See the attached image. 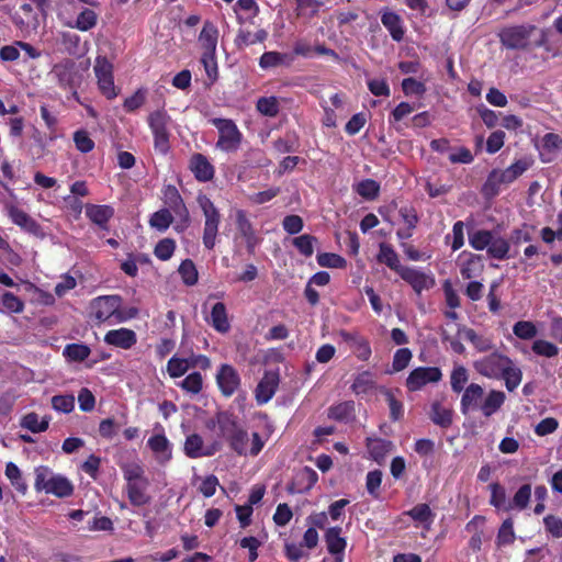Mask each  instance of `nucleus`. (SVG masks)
<instances>
[{
  "mask_svg": "<svg viewBox=\"0 0 562 562\" xmlns=\"http://www.w3.org/2000/svg\"><path fill=\"white\" fill-rule=\"evenodd\" d=\"M535 44L552 58L562 57V37L554 35L549 29H539Z\"/></svg>",
  "mask_w": 562,
  "mask_h": 562,
  "instance_id": "24",
  "label": "nucleus"
},
{
  "mask_svg": "<svg viewBox=\"0 0 562 562\" xmlns=\"http://www.w3.org/2000/svg\"><path fill=\"white\" fill-rule=\"evenodd\" d=\"M295 14L297 18H307L311 19L315 16L318 12L323 2L318 0H295Z\"/></svg>",
  "mask_w": 562,
  "mask_h": 562,
  "instance_id": "51",
  "label": "nucleus"
},
{
  "mask_svg": "<svg viewBox=\"0 0 562 562\" xmlns=\"http://www.w3.org/2000/svg\"><path fill=\"white\" fill-rule=\"evenodd\" d=\"M366 446L371 458L375 461H380L390 452L392 442L382 438H367Z\"/></svg>",
  "mask_w": 562,
  "mask_h": 562,
  "instance_id": "42",
  "label": "nucleus"
},
{
  "mask_svg": "<svg viewBox=\"0 0 562 562\" xmlns=\"http://www.w3.org/2000/svg\"><path fill=\"white\" fill-rule=\"evenodd\" d=\"M503 184L507 186L508 182L503 176L502 169H493L482 184L481 193L486 200H492L499 194Z\"/></svg>",
  "mask_w": 562,
  "mask_h": 562,
  "instance_id": "26",
  "label": "nucleus"
},
{
  "mask_svg": "<svg viewBox=\"0 0 562 562\" xmlns=\"http://www.w3.org/2000/svg\"><path fill=\"white\" fill-rule=\"evenodd\" d=\"M50 422L49 416H44L41 420L38 415L34 412L25 414L21 419V427L30 430L33 434L46 431Z\"/></svg>",
  "mask_w": 562,
  "mask_h": 562,
  "instance_id": "39",
  "label": "nucleus"
},
{
  "mask_svg": "<svg viewBox=\"0 0 562 562\" xmlns=\"http://www.w3.org/2000/svg\"><path fill=\"white\" fill-rule=\"evenodd\" d=\"M539 34V27L535 24L507 25L499 30L498 38L501 44L513 50H532L536 49V37Z\"/></svg>",
  "mask_w": 562,
  "mask_h": 562,
  "instance_id": "2",
  "label": "nucleus"
},
{
  "mask_svg": "<svg viewBox=\"0 0 562 562\" xmlns=\"http://www.w3.org/2000/svg\"><path fill=\"white\" fill-rule=\"evenodd\" d=\"M404 515L411 517L415 521V527H422L426 530H429L434 519L435 514L428 504L420 503L412 507L409 510L405 512Z\"/></svg>",
  "mask_w": 562,
  "mask_h": 562,
  "instance_id": "27",
  "label": "nucleus"
},
{
  "mask_svg": "<svg viewBox=\"0 0 562 562\" xmlns=\"http://www.w3.org/2000/svg\"><path fill=\"white\" fill-rule=\"evenodd\" d=\"M400 277L407 282L416 293L428 290L434 286L435 279L415 268L406 267L401 269Z\"/></svg>",
  "mask_w": 562,
  "mask_h": 562,
  "instance_id": "23",
  "label": "nucleus"
},
{
  "mask_svg": "<svg viewBox=\"0 0 562 562\" xmlns=\"http://www.w3.org/2000/svg\"><path fill=\"white\" fill-rule=\"evenodd\" d=\"M189 169L199 182H207L214 178L215 168L203 154L195 153L190 157Z\"/></svg>",
  "mask_w": 562,
  "mask_h": 562,
  "instance_id": "20",
  "label": "nucleus"
},
{
  "mask_svg": "<svg viewBox=\"0 0 562 562\" xmlns=\"http://www.w3.org/2000/svg\"><path fill=\"white\" fill-rule=\"evenodd\" d=\"M93 71L100 93L108 100L115 99L120 89L114 85L113 65L104 56H98L94 61Z\"/></svg>",
  "mask_w": 562,
  "mask_h": 562,
  "instance_id": "9",
  "label": "nucleus"
},
{
  "mask_svg": "<svg viewBox=\"0 0 562 562\" xmlns=\"http://www.w3.org/2000/svg\"><path fill=\"white\" fill-rule=\"evenodd\" d=\"M535 232L536 226L524 223L519 227H516L512 231L508 241L515 246H518L522 243H530L533 239Z\"/></svg>",
  "mask_w": 562,
  "mask_h": 562,
  "instance_id": "47",
  "label": "nucleus"
},
{
  "mask_svg": "<svg viewBox=\"0 0 562 562\" xmlns=\"http://www.w3.org/2000/svg\"><path fill=\"white\" fill-rule=\"evenodd\" d=\"M122 297L120 295H101L93 299L90 303L91 316L99 323H122L137 314V310H131L130 315H125L121 310Z\"/></svg>",
  "mask_w": 562,
  "mask_h": 562,
  "instance_id": "3",
  "label": "nucleus"
},
{
  "mask_svg": "<svg viewBox=\"0 0 562 562\" xmlns=\"http://www.w3.org/2000/svg\"><path fill=\"white\" fill-rule=\"evenodd\" d=\"M162 195L167 209L175 213L180 221L188 223L190 214L178 189L172 184H168L164 188Z\"/></svg>",
  "mask_w": 562,
  "mask_h": 562,
  "instance_id": "16",
  "label": "nucleus"
},
{
  "mask_svg": "<svg viewBox=\"0 0 562 562\" xmlns=\"http://www.w3.org/2000/svg\"><path fill=\"white\" fill-rule=\"evenodd\" d=\"M383 26L389 31L391 37L395 42H402L405 35V29L402 18L390 10H386L381 15Z\"/></svg>",
  "mask_w": 562,
  "mask_h": 562,
  "instance_id": "29",
  "label": "nucleus"
},
{
  "mask_svg": "<svg viewBox=\"0 0 562 562\" xmlns=\"http://www.w3.org/2000/svg\"><path fill=\"white\" fill-rule=\"evenodd\" d=\"M469 244L475 250L486 249L490 258L505 260L508 258L509 241L495 237L492 231L477 229L469 234Z\"/></svg>",
  "mask_w": 562,
  "mask_h": 562,
  "instance_id": "5",
  "label": "nucleus"
},
{
  "mask_svg": "<svg viewBox=\"0 0 562 562\" xmlns=\"http://www.w3.org/2000/svg\"><path fill=\"white\" fill-rule=\"evenodd\" d=\"M268 33L265 30H259L256 33H251L250 31L239 30L235 43L240 47H247L255 45L257 43H262L266 41Z\"/></svg>",
  "mask_w": 562,
  "mask_h": 562,
  "instance_id": "44",
  "label": "nucleus"
},
{
  "mask_svg": "<svg viewBox=\"0 0 562 562\" xmlns=\"http://www.w3.org/2000/svg\"><path fill=\"white\" fill-rule=\"evenodd\" d=\"M98 15L91 9H83L77 16L75 24H71V27H75L79 31L87 32L93 29L97 25Z\"/></svg>",
  "mask_w": 562,
  "mask_h": 562,
  "instance_id": "52",
  "label": "nucleus"
},
{
  "mask_svg": "<svg viewBox=\"0 0 562 562\" xmlns=\"http://www.w3.org/2000/svg\"><path fill=\"white\" fill-rule=\"evenodd\" d=\"M34 474L35 491H44L45 493L53 494L59 498H65L72 495L74 486L71 482L60 474H54L48 467L40 465L35 468Z\"/></svg>",
  "mask_w": 562,
  "mask_h": 562,
  "instance_id": "4",
  "label": "nucleus"
},
{
  "mask_svg": "<svg viewBox=\"0 0 562 562\" xmlns=\"http://www.w3.org/2000/svg\"><path fill=\"white\" fill-rule=\"evenodd\" d=\"M114 215V209L110 205L89 204L86 206V216L95 225L105 228Z\"/></svg>",
  "mask_w": 562,
  "mask_h": 562,
  "instance_id": "32",
  "label": "nucleus"
},
{
  "mask_svg": "<svg viewBox=\"0 0 562 562\" xmlns=\"http://www.w3.org/2000/svg\"><path fill=\"white\" fill-rule=\"evenodd\" d=\"M341 535L340 527H330L325 532V542L327 550L333 555L344 554L347 541Z\"/></svg>",
  "mask_w": 562,
  "mask_h": 562,
  "instance_id": "34",
  "label": "nucleus"
},
{
  "mask_svg": "<svg viewBox=\"0 0 562 562\" xmlns=\"http://www.w3.org/2000/svg\"><path fill=\"white\" fill-rule=\"evenodd\" d=\"M178 272L181 277L182 282L186 285L192 286L198 283L199 273H198L194 262L191 259H184L180 263V266L178 268Z\"/></svg>",
  "mask_w": 562,
  "mask_h": 562,
  "instance_id": "49",
  "label": "nucleus"
},
{
  "mask_svg": "<svg viewBox=\"0 0 562 562\" xmlns=\"http://www.w3.org/2000/svg\"><path fill=\"white\" fill-rule=\"evenodd\" d=\"M211 124L217 128L218 138L216 148L224 153H235L243 142V133L232 119L214 117Z\"/></svg>",
  "mask_w": 562,
  "mask_h": 562,
  "instance_id": "7",
  "label": "nucleus"
},
{
  "mask_svg": "<svg viewBox=\"0 0 562 562\" xmlns=\"http://www.w3.org/2000/svg\"><path fill=\"white\" fill-rule=\"evenodd\" d=\"M509 364H513V360L498 352H492L476 361L473 367L477 373L490 379H499L501 374Z\"/></svg>",
  "mask_w": 562,
  "mask_h": 562,
  "instance_id": "11",
  "label": "nucleus"
},
{
  "mask_svg": "<svg viewBox=\"0 0 562 562\" xmlns=\"http://www.w3.org/2000/svg\"><path fill=\"white\" fill-rule=\"evenodd\" d=\"M376 260L380 263L386 265L391 270L395 271L398 274L401 273V269L405 268V266L401 265L397 252L391 245L386 243L380 244Z\"/></svg>",
  "mask_w": 562,
  "mask_h": 562,
  "instance_id": "35",
  "label": "nucleus"
},
{
  "mask_svg": "<svg viewBox=\"0 0 562 562\" xmlns=\"http://www.w3.org/2000/svg\"><path fill=\"white\" fill-rule=\"evenodd\" d=\"M8 215L10 220L21 227V229L25 231L29 234L34 236L43 235L41 225L31 217L26 212L19 209L18 206L10 204L7 206Z\"/></svg>",
  "mask_w": 562,
  "mask_h": 562,
  "instance_id": "21",
  "label": "nucleus"
},
{
  "mask_svg": "<svg viewBox=\"0 0 562 562\" xmlns=\"http://www.w3.org/2000/svg\"><path fill=\"white\" fill-rule=\"evenodd\" d=\"M469 381V373L462 364L454 366L450 374L451 390L459 394L465 390V384Z\"/></svg>",
  "mask_w": 562,
  "mask_h": 562,
  "instance_id": "48",
  "label": "nucleus"
},
{
  "mask_svg": "<svg viewBox=\"0 0 562 562\" xmlns=\"http://www.w3.org/2000/svg\"><path fill=\"white\" fill-rule=\"evenodd\" d=\"M199 204L205 216L202 237L203 245L206 249L212 250L215 247L221 215L214 203L207 196H200Z\"/></svg>",
  "mask_w": 562,
  "mask_h": 562,
  "instance_id": "8",
  "label": "nucleus"
},
{
  "mask_svg": "<svg viewBox=\"0 0 562 562\" xmlns=\"http://www.w3.org/2000/svg\"><path fill=\"white\" fill-rule=\"evenodd\" d=\"M259 113L268 117H276L280 112V103L277 97H261L256 102Z\"/></svg>",
  "mask_w": 562,
  "mask_h": 562,
  "instance_id": "46",
  "label": "nucleus"
},
{
  "mask_svg": "<svg viewBox=\"0 0 562 562\" xmlns=\"http://www.w3.org/2000/svg\"><path fill=\"white\" fill-rule=\"evenodd\" d=\"M328 418L339 423H350L355 418V402L345 401L330 406Z\"/></svg>",
  "mask_w": 562,
  "mask_h": 562,
  "instance_id": "36",
  "label": "nucleus"
},
{
  "mask_svg": "<svg viewBox=\"0 0 562 562\" xmlns=\"http://www.w3.org/2000/svg\"><path fill=\"white\" fill-rule=\"evenodd\" d=\"M531 496V486L530 484L521 485L518 491L515 493L512 503H509L506 507V510H510L513 508L525 509L530 501Z\"/></svg>",
  "mask_w": 562,
  "mask_h": 562,
  "instance_id": "58",
  "label": "nucleus"
},
{
  "mask_svg": "<svg viewBox=\"0 0 562 562\" xmlns=\"http://www.w3.org/2000/svg\"><path fill=\"white\" fill-rule=\"evenodd\" d=\"M189 369V360H187L186 358H179L177 356H173L167 362V372L169 376L172 379H177L184 375Z\"/></svg>",
  "mask_w": 562,
  "mask_h": 562,
  "instance_id": "60",
  "label": "nucleus"
},
{
  "mask_svg": "<svg viewBox=\"0 0 562 562\" xmlns=\"http://www.w3.org/2000/svg\"><path fill=\"white\" fill-rule=\"evenodd\" d=\"M91 350L87 345L83 344H68L63 355L70 361L81 362L85 361Z\"/></svg>",
  "mask_w": 562,
  "mask_h": 562,
  "instance_id": "54",
  "label": "nucleus"
},
{
  "mask_svg": "<svg viewBox=\"0 0 562 562\" xmlns=\"http://www.w3.org/2000/svg\"><path fill=\"white\" fill-rule=\"evenodd\" d=\"M506 401L503 391L491 390L484 397V389L477 383H470L460 401V409L463 415L480 409L484 417L493 416Z\"/></svg>",
  "mask_w": 562,
  "mask_h": 562,
  "instance_id": "1",
  "label": "nucleus"
},
{
  "mask_svg": "<svg viewBox=\"0 0 562 562\" xmlns=\"http://www.w3.org/2000/svg\"><path fill=\"white\" fill-rule=\"evenodd\" d=\"M216 384L224 397L233 396L241 385V379L237 370L228 363L220 366L215 375Z\"/></svg>",
  "mask_w": 562,
  "mask_h": 562,
  "instance_id": "13",
  "label": "nucleus"
},
{
  "mask_svg": "<svg viewBox=\"0 0 562 562\" xmlns=\"http://www.w3.org/2000/svg\"><path fill=\"white\" fill-rule=\"evenodd\" d=\"M317 263L325 268L344 269L347 266V261L340 255L334 252H321L316 257Z\"/></svg>",
  "mask_w": 562,
  "mask_h": 562,
  "instance_id": "61",
  "label": "nucleus"
},
{
  "mask_svg": "<svg viewBox=\"0 0 562 562\" xmlns=\"http://www.w3.org/2000/svg\"><path fill=\"white\" fill-rule=\"evenodd\" d=\"M505 381V386L509 392H513L518 387L522 379V372L514 363L509 364L507 369L501 374V378Z\"/></svg>",
  "mask_w": 562,
  "mask_h": 562,
  "instance_id": "59",
  "label": "nucleus"
},
{
  "mask_svg": "<svg viewBox=\"0 0 562 562\" xmlns=\"http://www.w3.org/2000/svg\"><path fill=\"white\" fill-rule=\"evenodd\" d=\"M299 137L295 133H286L272 143V147L278 154L294 153L299 149Z\"/></svg>",
  "mask_w": 562,
  "mask_h": 562,
  "instance_id": "43",
  "label": "nucleus"
},
{
  "mask_svg": "<svg viewBox=\"0 0 562 562\" xmlns=\"http://www.w3.org/2000/svg\"><path fill=\"white\" fill-rule=\"evenodd\" d=\"M147 446L156 454L160 462H167L172 458V449L164 432L151 436Z\"/></svg>",
  "mask_w": 562,
  "mask_h": 562,
  "instance_id": "30",
  "label": "nucleus"
},
{
  "mask_svg": "<svg viewBox=\"0 0 562 562\" xmlns=\"http://www.w3.org/2000/svg\"><path fill=\"white\" fill-rule=\"evenodd\" d=\"M459 333L463 334L464 338L470 341L480 352H485L493 348L492 340L487 337L479 335L473 328L463 326L459 328Z\"/></svg>",
  "mask_w": 562,
  "mask_h": 562,
  "instance_id": "41",
  "label": "nucleus"
},
{
  "mask_svg": "<svg viewBox=\"0 0 562 562\" xmlns=\"http://www.w3.org/2000/svg\"><path fill=\"white\" fill-rule=\"evenodd\" d=\"M356 192L367 200H374L379 195L380 184L373 179H364L357 184Z\"/></svg>",
  "mask_w": 562,
  "mask_h": 562,
  "instance_id": "64",
  "label": "nucleus"
},
{
  "mask_svg": "<svg viewBox=\"0 0 562 562\" xmlns=\"http://www.w3.org/2000/svg\"><path fill=\"white\" fill-rule=\"evenodd\" d=\"M316 243H317V238L310 234H304V235L294 237L292 240V244L297 249V251L306 258H308L313 255L314 245Z\"/></svg>",
  "mask_w": 562,
  "mask_h": 562,
  "instance_id": "57",
  "label": "nucleus"
},
{
  "mask_svg": "<svg viewBox=\"0 0 562 562\" xmlns=\"http://www.w3.org/2000/svg\"><path fill=\"white\" fill-rule=\"evenodd\" d=\"M50 75L56 80L57 86L63 90L80 88L82 75L79 72L76 63L70 58H65L55 64Z\"/></svg>",
  "mask_w": 562,
  "mask_h": 562,
  "instance_id": "10",
  "label": "nucleus"
},
{
  "mask_svg": "<svg viewBox=\"0 0 562 562\" xmlns=\"http://www.w3.org/2000/svg\"><path fill=\"white\" fill-rule=\"evenodd\" d=\"M288 55L280 52H266L259 58V66L262 69L274 68L285 64Z\"/></svg>",
  "mask_w": 562,
  "mask_h": 562,
  "instance_id": "62",
  "label": "nucleus"
},
{
  "mask_svg": "<svg viewBox=\"0 0 562 562\" xmlns=\"http://www.w3.org/2000/svg\"><path fill=\"white\" fill-rule=\"evenodd\" d=\"M442 379V371L438 367H417L413 369L405 381L409 392H417L427 384L438 383Z\"/></svg>",
  "mask_w": 562,
  "mask_h": 562,
  "instance_id": "12",
  "label": "nucleus"
},
{
  "mask_svg": "<svg viewBox=\"0 0 562 562\" xmlns=\"http://www.w3.org/2000/svg\"><path fill=\"white\" fill-rule=\"evenodd\" d=\"M104 342L127 350L137 342V336L134 330L122 327L109 330L104 336Z\"/></svg>",
  "mask_w": 562,
  "mask_h": 562,
  "instance_id": "25",
  "label": "nucleus"
},
{
  "mask_svg": "<svg viewBox=\"0 0 562 562\" xmlns=\"http://www.w3.org/2000/svg\"><path fill=\"white\" fill-rule=\"evenodd\" d=\"M148 480L126 484V492L130 503L133 506H144L150 502V496L146 493Z\"/></svg>",
  "mask_w": 562,
  "mask_h": 562,
  "instance_id": "33",
  "label": "nucleus"
},
{
  "mask_svg": "<svg viewBox=\"0 0 562 562\" xmlns=\"http://www.w3.org/2000/svg\"><path fill=\"white\" fill-rule=\"evenodd\" d=\"M429 418L436 426L447 429L453 423V409L443 406L439 401H435L430 405Z\"/></svg>",
  "mask_w": 562,
  "mask_h": 562,
  "instance_id": "31",
  "label": "nucleus"
},
{
  "mask_svg": "<svg viewBox=\"0 0 562 562\" xmlns=\"http://www.w3.org/2000/svg\"><path fill=\"white\" fill-rule=\"evenodd\" d=\"M280 382L279 373L276 371H266L256 386L255 398L258 405L267 404L278 391Z\"/></svg>",
  "mask_w": 562,
  "mask_h": 562,
  "instance_id": "15",
  "label": "nucleus"
},
{
  "mask_svg": "<svg viewBox=\"0 0 562 562\" xmlns=\"http://www.w3.org/2000/svg\"><path fill=\"white\" fill-rule=\"evenodd\" d=\"M218 426V435L226 441L241 427L235 414L228 411H220L215 414V419L207 424L209 428Z\"/></svg>",
  "mask_w": 562,
  "mask_h": 562,
  "instance_id": "19",
  "label": "nucleus"
},
{
  "mask_svg": "<svg viewBox=\"0 0 562 562\" xmlns=\"http://www.w3.org/2000/svg\"><path fill=\"white\" fill-rule=\"evenodd\" d=\"M313 53L317 55L328 56L337 63L340 61V56L334 49L327 47L325 44L318 43L315 46H312L307 42V40L300 38L293 45V54L296 56L310 58L312 57Z\"/></svg>",
  "mask_w": 562,
  "mask_h": 562,
  "instance_id": "22",
  "label": "nucleus"
},
{
  "mask_svg": "<svg viewBox=\"0 0 562 562\" xmlns=\"http://www.w3.org/2000/svg\"><path fill=\"white\" fill-rule=\"evenodd\" d=\"M484 270L483 258L481 255L469 254L468 258L462 261L460 273L463 279L471 280L479 277Z\"/></svg>",
  "mask_w": 562,
  "mask_h": 562,
  "instance_id": "38",
  "label": "nucleus"
},
{
  "mask_svg": "<svg viewBox=\"0 0 562 562\" xmlns=\"http://www.w3.org/2000/svg\"><path fill=\"white\" fill-rule=\"evenodd\" d=\"M170 123L171 116L164 108L150 112L147 116V124L154 137V148L162 155L170 149Z\"/></svg>",
  "mask_w": 562,
  "mask_h": 562,
  "instance_id": "6",
  "label": "nucleus"
},
{
  "mask_svg": "<svg viewBox=\"0 0 562 562\" xmlns=\"http://www.w3.org/2000/svg\"><path fill=\"white\" fill-rule=\"evenodd\" d=\"M218 30L210 21H206L200 33L199 41L205 49L204 54L214 55L217 45Z\"/></svg>",
  "mask_w": 562,
  "mask_h": 562,
  "instance_id": "37",
  "label": "nucleus"
},
{
  "mask_svg": "<svg viewBox=\"0 0 562 562\" xmlns=\"http://www.w3.org/2000/svg\"><path fill=\"white\" fill-rule=\"evenodd\" d=\"M206 322L221 334H226L231 329V323L227 315L226 306L223 302H217L211 310L210 317Z\"/></svg>",
  "mask_w": 562,
  "mask_h": 562,
  "instance_id": "28",
  "label": "nucleus"
},
{
  "mask_svg": "<svg viewBox=\"0 0 562 562\" xmlns=\"http://www.w3.org/2000/svg\"><path fill=\"white\" fill-rule=\"evenodd\" d=\"M184 392L190 394H199L203 389V378L198 371L188 374L181 382L178 383Z\"/></svg>",
  "mask_w": 562,
  "mask_h": 562,
  "instance_id": "53",
  "label": "nucleus"
},
{
  "mask_svg": "<svg viewBox=\"0 0 562 562\" xmlns=\"http://www.w3.org/2000/svg\"><path fill=\"white\" fill-rule=\"evenodd\" d=\"M218 443L214 442L213 445L205 447L204 440L199 434H191L187 436L183 452L190 459H199L202 457H211L216 451H218Z\"/></svg>",
  "mask_w": 562,
  "mask_h": 562,
  "instance_id": "18",
  "label": "nucleus"
},
{
  "mask_svg": "<svg viewBox=\"0 0 562 562\" xmlns=\"http://www.w3.org/2000/svg\"><path fill=\"white\" fill-rule=\"evenodd\" d=\"M172 222L173 216L168 209H161L155 212L149 220L150 226L157 228L159 232H165Z\"/></svg>",
  "mask_w": 562,
  "mask_h": 562,
  "instance_id": "63",
  "label": "nucleus"
},
{
  "mask_svg": "<svg viewBox=\"0 0 562 562\" xmlns=\"http://www.w3.org/2000/svg\"><path fill=\"white\" fill-rule=\"evenodd\" d=\"M374 387L373 374L370 371H362L355 376L350 389L356 395H366Z\"/></svg>",
  "mask_w": 562,
  "mask_h": 562,
  "instance_id": "40",
  "label": "nucleus"
},
{
  "mask_svg": "<svg viewBox=\"0 0 562 562\" xmlns=\"http://www.w3.org/2000/svg\"><path fill=\"white\" fill-rule=\"evenodd\" d=\"M318 481V474L310 467H303L295 472L292 481L288 484L289 494H304L313 488Z\"/></svg>",
  "mask_w": 562,
  "mask_h": 562,
  "instance_id": "14",
  "label": "nucleus"
},
{
  "mask_svg": "<svg viewBox=\"0 0 562 562\" xmlns=\"http://www.w3.org/2000/svg\"><path fill=\"white\" fill-rule=\"evenodd\" d=\"M146 99L147 89L138 88L131 97L124 100L123 109L127 113H134L145 104Z\"/></svg>",
  "mask_w": 562,
  "mask_h": 562,
  "instance_id": "55",
  "label": "nucleus"
},
{
  "mask_svg": "<svg viewBox=\"0 0 562 562\" xmlns=\"http://www.w3.org/2000/svg\"><path fill=\"white\" fill-rule=\"evenodd\" d=\"M248 432L243 427L239 428L228 440L229 448L239 456L248 453Z\"/></svg>",
  "mask_w": 562,
  "mask_h": 562,
  "instance_id": "50",
  "label": "nucleus"
},
{
  "mask_svg": "<svg viewBox=\"0 0 562 562\" xmlns=\"http://www.w3.org/2000/svg\"><path fill=\"white\" fill-rule=\"evenodd\" d=\"M236 227L246 243L248 254L254 255L257 246L261 243V238L257 235L244 210L236 212Z\"/></svg>",
  "mask_w": 562,
  "mask_h": 562,
  "instance_id": "17",
  "label": "nucleus"
},
{
  "mask_svg": "<svg viewBox=\"0 0 562 562\" xmlns=\"http://www.w3.org/2000/svg\"><path fill=\"white\" fill-rule=\"evenodd\" d=\"M532 165V161L528 158L516 160L508 168L502 170L508 184L517 180L525 171H527Z\"/></svg>",
  "mask_w": 562,
  "mask_h": 562,
  "instance_id": "45",
  "label": "nucleus"
},
{
  "mask_svg": "<svg viewBox=\"0 0 562 562\" xmlns=\"http://www.w3.org/2000/svg\"><path fill=\"white\" fill-rule=\"evenodd\" d=\"M515 539L514 521L512 518H506L498 529L496 544L497 547L512 544Z\"/></svg>",
  "mask_w": 562,
  "mask_h": 562,
  "instance_id": "56",
  "label": "nucleus"
}]
</instances>
